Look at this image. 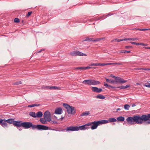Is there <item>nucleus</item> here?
Listing matches in <instances>:
<instances>
[{
  "label": "nucleus",
  "instance_id": "58",
  "mask_svg": "<svg viewBox=\"0 0 150 150\" xmlns=\"http://www.w3.org/2000/svg\"><path fill=\"white\" fill-rule=\"evenodd\" d=\"M132 107H134L136 106V105L134 103L132 104Z\"/></svg>",
  "mask_w": 150,
  "mask_h": 150
},
{
  "label": "nucleus",
  "instance_id": "20",
  "mask_svg": "<svg viewBox=\"0 0 150 150\" xmlns=\"http://www.w3.org/2000/svg\"><path fill=\"white\" fill-rule=\"evenodd\" d=\"M29 115L31 117L34 118H36V114L35 112H30L29 113Z\"/></svg>",
  "mask_w": 150,
  "mask_h": 150
},
{
  "label": "nucleus",
  "instance_id": "3",
  "mask_svg": "<svg viewBox=\"0 0 150 150\" xmlns=\"http://www.w3.org/2000/svg\"><path fill=\"white\" fill-rule=\"evenodd\" d=\"M64 106L66 109L67 112L69 114L74 115L76 112V109L74 107L70 106L66 103H63Z\"/></svg>",
  "mask_w": 150,
  "mask_h": 150
},
{
  "label": "nucleus",
  "instance_id": "23",
  "mask_svg": "<svg viewBox=\"0 0 150 150\" xmlns=\"http://www.w3.org/2000/svg\"><path fill=\"white\" fill-rule=\"evenodd\" d=\"M96 98H99L101 99H103L105 98V97L104 96L102 95L101 94L98 95L97 96Z\"/></svg>",
  "mask_w": 150,
  "mask_h": 150
},
{
  "label": "nucleus",
  "instance_id": "24",
  "mask_svg": "<svg viewBox=\"0 0 150 150\" xmlns=\"http://www.w3.org/2000/svg\"><path fill=\"white\" fill-rule=\"evenodd\" d=\"M100 125L105 124L108 123L109 122L108 120H103L100 121H99Z\"/></svg>",
  "mask_w": 150,
  "mask_h": 150
},
{
  "label": "nucleus",
  "instance_id": "42",
  "mask_svg": "<svg viewBox=\"0 0 150 150\" xmlns=\"http://www.w3.org/2000/svg\"><path fill=\"white\" fill-rule=\"evenodd\" d=\"M123 64L122 62H120L119 63H112V64H118V65H122Z\"/></svg>",
  "mask_w": 150,
  "mask_h": 150
},
{
  "label": "nucleus",
  "instance_id": "32",
  "mask_svg": "<svg viewBox=\"0 0 150 150\" xmlns=\"http://www.w3.org/2000/svg\"><path fill=\"white\" fill-rule=\"evenodd\" d=\"M93 38L87 37L84 40V41H93Z\"/></svg>",
  "mask_w": 150,
  "mask_h": 150
},
{
  "label": "nucleus",
  "instance_id": "35",
  "mask_svg": "<svg viewBox=\"0 0 150 150\" xmlns=\"http://www.w3.org/2000/svg\"><path fill=\"white\" fill-rule=\"evenodd\" d=\"M130 107V106L128 104L125 105L124 106V109L127 110H128Z\"/></svg>",
  "mask_w": 150,
  "mask_h": 150
},
{
  "label": "nucleus",
  "instance_id": "62",
  "mask_svg": "<svg viewBox=\"0 0 150 150\" xmlns=\"http://www.w3.org/2000/svg\"><path fill=\"white\" fill-rule=\"evenodd\" d=\"M111 15H110V13H109L108 14H107V16H110Z\"/></svg>",
  "mask_w": 150,
  "mask_h": 150
},
{
  "label": "nucleus",
  "instance_id": "21",
  "mask_svg": "<svg viewBox=\"0 0 150 150\" xmlns=\"http://www.w3.org/2000/svg\"><path fill=\"white\" fill-rule=\"evenodd\" d=\"M43 115L41 111H39L36 113V117H41Z\"/></svg>",
  "mask_w": 150,
  "mask_h": 150
},
{
  "label": "nucleus",
  "instance_id": "7",
  "mask_svg": "<svg viewBox=\"0 0 150 150\" xmlns=\"http://www.w3.org/2000/svg\"><path fill=\"white\" fill-rule=\"evenodd\" d=\"M70 54L72 56H86V54H84L80 51H78L72 52L70 53Z\"/></svg>",
  "mask_w": 150,
  "mask_h": 150
},
{
  "label": "nucleus",
  "instance_id": "29",
  "mask_svg": "<svg viewBox=\"0 0 150 150\" xmlns=\"http://www.w3.org/2000/svg\"><path fill=\"white\" fill-rule=\"evenodd\" d=\"M125 41V38L124 39H114L113 40H112V42L113 41H115L117 42H120L121 41Z\"/></svg>",
  "mask_w": 150,
  "mask_h": 150
},
{
  "label": "nucleus",
  "instance_id": "31",
  "mask_svg": "<svg viewBox=\"0 0 150 150\" xmlns=\"http://www.w3.org/2000/svg\"><path fill=\"white\" fill-rule=\"evenodd\" d=\"M109 122H116L117 120L115 118H110L108 119Z\"/></svg>",
  "mask_w": 150,
  "mask_h": 150
},
{
  "label": "nucleus",
  "instance_id": "64",
  "mask_svg": "<svg viewBox=\"0 0 150 150\" xmlns=\"http://www.w3.org/2000/svg\"><path fill=\"white\" fill-rule=\"evenodd\" d=\"M18 129L20 130H22V129H21V128H18Z\"/></svg>",
  "mask_w": 150,
  "mask_h": 150
},
{
  "label": "nucleus",
  "instance_id": "51",
  "mask_svg": "<svg viewBox=\"0 0 150 150\" xmlns=\"http://www.w3.org/2000/svg\"><path fill=\"white\" fill-rule=\"evenodd\" d=\"M116 87H117L113 86H112L110 85V86H109V89H110V88H116Z\"/></svg>",
  "mask_w": 150,
  "mask_h": 150
},
{
  "label": "nucleus",
  "instance_id": "39",
  "mask_svg": "<svg viewBox=\"0 0 150 150\" xmlns=\"http://www.w3.org/2000/svg\"><path fill=\"white\" fill-rule=\"evenodd\" d=\"M21 84V81H19L14 83L13 84L14 85H18Z\"/></svg>",
  "mask_w": 150,
  "mask_h": 150
},
{
  "label": "nucleus",
  "instance_id": "17",
  "mask_svg": "<svg viewBox=\"0 0 150 150\" xmlns=\"http://www.w3.org/2000/svg\"><path fill=\"white\" fill-rule=\"evenodd\" d=\"M21 127H22L25 128H28V122H22Z\"/></svg>",
  "mask_w": 150,
  "mask_h": 150
},
{
  "label": "nucleus",
  "instance_id": "57",
  "mask_svg": "<svg viewBox=\"0 0 150 150\" xmlns=\"http://www.w3.org/2000/svg\"><path fill=\"white\" fill-rule=\"evenodd\" d=\"M32 13V11L29 12V16H30Z\"/></svg>",
  "mask_w": 150,
  "mask_h": 150
},
{
  "label": "nucleus",
  "instance_id": "41",
  "mask_svg": "<svg viewBox=\"0 0 150 150\" xmlns=\"http://www.w3.org/2000/svg\"><path fill=\"white\" fill-rule=\"evenodd\" d=\"M14 21L17 23H19L20 21L19 20L18 18H16L14 20Z\"/></svg>",
  "mask_w": 150,
  "mask_h": 150
},
{
  "label": "nucleus",
  "instance_id": "1",
  "mask_svg": "<svg viewBox=\"0 0 150 150\" xmlns=\"http://www.w3.org/2000/svg\"><path fill=\"white\" fill-rule=\"evenodd\" d=\"M141 116L139 115H134L132 117H128L127 118L126 121L127 123L131 125H132L135 122L138 124H141Z\"/></svg>",
  "mask_w": 150,
  "mask_h": 150
},
{
  "label": "nucleus",
  "instance_id": "40",
  "mask_svg": "<svg viewBox=\"0 0 150 150\" xmlns=\"http://www.w3.org/2000/svg\"><path fill=\"white\" fill-rule=\"evenodd\" d=\"M104 86H105L106 88H109V86H110V85H108L107 83H106L105 82H104Z\"/></svg>",
  "mask_w": 150,
  "mask_h": 150
},
{
  "label": "nucleus",
  "instance_id": "14",
  "mask_svg": "<svg viewBox=\"0 0 150 150\" xmlns=\"http://www.w3.org/2000/svg\"><path fill=\"white\" fill-rule=\"evenodd\" d=\"M77 127L78 128V131L79 130H84L88 129V127L87 126H86V125H83L79 127L77 126Z\"/></svg>",
  "mask_w": 150,
  "mask_h": 150
},
{
  "label": "nucleus",
  "instance_id": "2",
  "mask_svg": "<svg viewBox=\"0 0 150 150\" xmlns=\"http://www.w3.org/2000/svg\"><path fill=\"white\" fill-rule=\"evenodd\" d=\"M31 127L33 129H37L39 130H47L48 127L45 126L40 125H33L31 122H29V128Z\"/></svg>",
  "mask_w": 150,
  "mask_h": 150
},
{
  "label": "nucleus",
  "instance_id": "30",
  "mask_svg": "<svg viewBox=\"0 0 150 150\" xmlns=\"http://www.w3.org/2000/svg\"><path fill=\"white\" fill-rule=\"evenodd\" d=\"M40 121L42 124H45L47 123V120H45V119L42 118H41L40 120Z\"/></svg>",
  "mask_w": 150,
  "mask_h": 150
},
{
  "label": "nucleus",
  "instance_id": "15",
  "mask_svg": "<svg viewBox=\"0 0 150 150\" xmlns=\"http://www.w3.org/2000/svg\"><path fill=\"white\" fill-rule=\"evenodd\" d=\"M117 82H119L120 83H124L127 82L126 80H125L121 78L118 77L116 79Z\"/></svg>",
  "mask_w": 150,
  "mask_h": 150
},
{
  "label": "nucleus",
  "instance_id": "6",
  "mask_svg": "<svg viewBox=\"0 0 150 150\" xmlns=\"http://www.w3.org/2000/svg\"><path fill=\"white\" fill-rule=\"evenodd\" d=\"M44 118L47 121L50 122L51 120V118L50 112L48 111L45 112L44 114Z\"/></svg>",
  "mask_w": 150,
  "mask_h": 150
},
{
  "label": "nucleus",
  "instance_id": "44",
  "mask_svg": "<svg viewBox=\"0 0 150 150\" xmlns=\"http://www.w3.org/2000/svg\"><path fill=\"white\" fill-rule=\"evenodd\" d=\"M121 53H130V51H127L126 50H123L121 52Z\"/></svg>",
  "mask_w": 150,
  "mask_h": 150
},
{
  "label": "nucleus",
  "instance_id": "16",
  "mask_svg": "<svg viewBox=\"0 0 150 150\" xmlns=\"http://www.w3.org/2000/svg\"><path fill=\"white\" fill-rule=\"evenodd\" d=\"M64 88L63 87H59L55 86H50V89H54V90H63V88Z\"/></svg>",
  "mask_w": 150,
  "mask_h": 150
},
{
  "label": "nucleus",
  "instance_id": "18",
  "mask_svg": "<svg viewBox=\"0 0 150 150\" xmlns=\"http://www.w3.org/2000/svg\"><path fill=\"white\" fill-rule=\"evenodd\" d=\"M90 112L89 111H85L83 112L80 115V116L83 117L85 116H87L90 114Z\"/></svg>",
  "mask_w": 150,
  "mask_h": 150
},
{
  "label": "nucleus",
  "instance_id": "4",
  "mask_svg": "<svg viewBox=\"0 0 150 150\" xmlns=\"http://www.w3.org/2000/svg\"><path fill=\"white\" fill-rule=\"evenodd\" d=\"M141 124H142L144 122H145L144 124L146 125L150 124V114L147 115H144L141 116Z\"/></svg>",
  "mask_w": 150,
  "mask_h": 150
},
{
  "label": "nucleus",
  "instance_id": "46",
  "mask_svg": "<svg viewBox=\"0 0 150 150\" xmlns=\"http://www.w3.org/2000/svg\"><path fill=\"white\" fill-rule=\"evenodd\" d=\"M92 67H90V66H87L86 67H84V69H89L91 68Z\"/></svg>",
  "mask_w": 150,
  "mask_h": 150
},
{
  "label": "nucleus",
  "instance_id": "13",
  "mask_svg": "<svg viewBox=\"0 0 150 150\" xmlns=\"http://www.w3.org/2000/svg\"><path fill=\"white\" fill-rule=\"evenodd\" d=\"M62 113V110L60 108H58L56 109L55 110V114L60 115Z\"/></svg>",
  "mask_w": 150,
  "mask_h": 150
},
{
  "label": "nucleus",
  "instance_id": "27",
  "mask_svg": "<svg viewBox=\"0 0 150 150\" xmlns=\"http://www.w3.org/2000/svg\"><path fill=\"white\" fill-rule=\"evenodd\" d=\"M117 120L119 121H123L125 120V118L122 116H120L117 117Z\"/></svg>",
  "mask_w": 150,
  "mask_h": 150
},
{
  "label": "nucleus",
  "instance_id": "63",
  "mask_svg": "<svg viewBox=\"0 0 150 150\" xmlns=\"http://www.w3.org/2000/svg\"><path fill=\"white\" fill-rule=\"evenodd\" d=\"M26 16L27 17H28V13L26 14Z\"/></svg>",
  "mask_w": 150,
  "mask_h": 150
},
{
  "label": "nucleus",
  "instance_id": "36",
  "mask_svg": "<svg viewBox=\"0 0 150 150\" xmlns=\"http://www.w3.org/2000/svg\"><path fill=\"white\" fill-rule=\"evenodd\" d=\"M50 86H42L41 88L42 89H50Z\"/></svg>",
  "mask_w": 150,
  "mask_h": 150
},
{
  "label": "nucleus",
  "instance_id": "28",
  "mask_svg": "<svg viewBox=\"0 0 150 150\" xmlns=\"http://www.w3.org/2000/svg\"><path fill=\"white\" fill-rule=\"evenodd\" d=\"M40 105L39 104L35 103L32 105H29V107H33L35 106H40Z\"/></svg>",
  "mask_w": 150,
  "mask_h": 150
},
{
  "label": "nucleus",
  "instance_id": "37",
  "mask_svg": "<svg viewBox=\"0 0 150 150\" xmlns=\"http://www.w3.org/2000/svg\"><path fill=\"white\" fill-rule=\"evenodd\" d=\"M110 65H112V63L100 64V66H105Z\"/></svg>",
  "mask_w": 150,
  "mask_h": 150
},
{
  "label": "nucleus",
  "instance_id": "50",
  "mask_svg": "<svg viewBox=\"0 0 150 150\" xmlns=\"http://www.w3.org/2000/svg\"><path fill=\"white\" fill-rule=\"evenodd\" d=\"M130 43H131L132 44H133V45H137V43H136V42H130Z\"/></svg>",
  "mask_w": 150,
  "mask_h": 150
},
{
  "label": "nucleus",
  "instance_id": "48",
  "mask_svg": "<svg viewBox=\"0 0 150 150\" xmlns=\"http://www.w3.org/2000/svg\"><path fill=\"white\" fill-rule=\"evenodd\" d=\"M137 45H142V46H144L145 45L144 43H137Z\"/></svg>",
  "mask_w": 150,
  "mask_h": 150
},
{
  "label": "nucleus",
  "instance_id": "54",
  "mask_svg": "<svg viewBox=\"0 0 150 150\" xmlns=\"http://www.w3.org/2000/svg\"><path fill=\"white\" fill-rule=\"evenodd\" d=\"M131 47L129 46H125V48L126 49H128V48H131Z\"/></svg>",
  "mask_w": 150,
  "mask_h": 150
},
{
  "label": "nucleus",
  "instance_id": "34",
  "mask_svg": "<svg viewBox=\"0 0 150 150\" xmlns=\"http://www.w3.org/2000/svg\"><path fill=\"white\" fill-rule=\"evenodd\" d=\"M135 29L137 30L145 31L149 30V29L147 28H135Z\"/></svg>",
  "mask_w": 150,
  "mask_h": 150
},
{
  "label": "nucleus",
  "instance_id": "38",
  "mask_svg": "<svg viewBox=\"0 0 150 150\" xmlns=\"http://www.w3.org/2000/svg\"><path fill=\"white\" fill-rule=\"evenodd\" d=\"M74 69L75 70L77 69L84 70V67H77L75 68Z\"/></svg>",
  "mask_w": 150,
  "mask_h": 150
},
{
  "label": "nucleus",
  "instance_id": "8",
  "mask_svg": "<svg viewBox=\"0 0 150 150\" xmlns=\"http://www.w3.org/2000/svg\"><path fill=\"white\" fill-rule=\"evenodd\" d=\"M66 131L69 132L70 131H78V128L77 126H70L66 128Z\"/></svg>",
  "mask_w": 150,
  "mask_h": 150
},
{
  "label": "nucleus",
  "instance_id": "19",
  "mask_svg": "<svg viewBox=\"0 0 150 150\" xmlns=\"http://www.w3.org/2000/svg\"><path fill=\"white\" fill-rule=\"evenodd\" d=\"M129 87H130V86L129 85H126L125 86H120L117 87H116V88H120L121 89H124L127 88H129Z\"/></svg>",
  "mask_w": 150,
  "mask_h": 150
},
{
  "label": "nucleus",
  "instance_id": "26",
  "mask_svg": "<svg viewBox=\"0 0 150 150\" xmlns=\"http://www.w3.org/2000/svg\"><path fill=\"white\" fill-rule=\"evenodd\" d=\"M106 82L111 83H114L115 82V80H109L107 78H105Z\"/></svg>",
  "mask_w": 150,
  "mask_h": 150
},
{
  "label": "nucleus",
  "instance_id": "12",
  "mask_svg": "<svg viewBox=\"0 0 150 150\" xmlns=\"http://www.w3.org/2000/svg\"><path fill=\"white\" fill-rule=\"evenodd\" d=\"M22 122L21 121H14L13 123V125L15 126L20 127H21Z\"/></svg>",
  "mask_w": 150,
  "mask_h": 150
},
{
  "label": "nucleus",
  "instance_id": "53",
  "mask_svg": "<svg viewBox=\"0 0 150 150\" xmlns=\"http://www.w3.org/2000/svg\"><path fill=\"white\" fill-rule=\"evenodd\" d=\"M44 50V49H41V50H39L37 52L38 53H40V52H41V51H43Z\"/></svg>",
  "mask_w": 150,
  "mask_h": 150
},
{
  "label": "nucleus",
  "instance_id": "49",
  "mask_svg": "<svg viewBox=\"0 0 150 150\" xmlns=\"http://www.w3.org/2000/svg\"><path fill=\"white\" fill-rule=\"evenodd\" d=\"M136 70H142L143 69V68H137L134 69Z\"/></svg>",
  "mask_w": 150,
  "mask_h": 150
},
{
  "label": "nucleus",
  "instance_id": "47",
  "mask_svg": "<svg viewBox=\"0 0 150 150\" xmlns=\"http://www.w3.org/2000/svg\"><path fill=\"white\" fill-rule=\"evenodd\" d=\"M101 39L100 38H97V39H96L95 40H93V42H95V41H99Z\"/></svg>",
  "mask_w": 150,
  "mask_h": 150
},
{
  "label": "nucleus",
  "instance_id": "52",
  "mask_svg": "<svg viewBox=\"0 0 150 150\" xmlns=\"http://www.w3.org/2000/svg\"><path fill=\"white\" fill-rule=\"evenodd\" d=\"M145 86L146 87H149V88H150V84H146V85H145Z\"/></svg>",
  "mask_w": 150,
  "mask_h": 150
},
{
  "label": "nucleus",
  "instance_id": "45",
  "mask_svg": "<svg viewBox=\"0 0 150 150\" xmlns=\"http://www.w3.org/2000/svg\"><path fill=\"white\" fill-rule=\"evenodd\" d=\"M50 123L52 124H55L57 123V122L56 121L54 120L52 121Z\"/></svg>",
  "mask_w": 150,
  "mask_h": 150
},
{
  "label": "nucleus",
  "instance_id": "33",
  "mask_svg": "<svg viewBox=\"0 0 150 150\" xmlns=\"http://www.w3.org/2000/svg\"><path fill=\"white\" fill-rule=\"evenodd\" d=\"M91 66H100V63H91L90 65Z\"/></svg>",
  "mask_w": 150,
  "mask_h": 150
},
{
  "label": "nucleus",
  "instance_id": "11",
  "mask_svg": "<svg viewBox=\"0 0 150 150\" xmlns=\"http://www.w3.org/2000/svg\"><path fill=\"white\" fill-rule=\"evenodd\" d=\"M91 89L93 92L96 93H100L103 91L101 88H98L96 87H92Z\"/></svg>",
  "mask_w": 150,
  "mask_h": 150
},
{
  "label": "nucleus",
  "instance_id": "56",
  "mask_svg": "<svg viewBox=\"0 0 150 150\" xmlns=\"http://www.w3.org/2000/svg\"><path fill=\"white\" fill-rule=\"evenodd\" d=\"M64 118V117H63L62 116L61 118H60V120L61 121H62V120H63Z\"/></svg>",
  "mask_w": 150,
  "mask_h": 150
},
{
  "label": "nucleus",
  "instance_id": "22",
  "mask_svg": "<svg viewBox=\"0 0 150 150\" xmlns=\"http://www.w3.org/2000/svg\"><path fill=\"white\" fill-rule=\"evenodd\" d=\"M6 121L7 122V123H8L9 124H13V123L14 122V120L12 119H8V120H6Z\"/></svg>",
  "mask_w": 150,
  "mask_h": 150
},
{
  "label": "nucleus",
  "instance_id": "10",
  "mask_svg": "<svg viewBox=\"0 0 150 150\" xmlns=\"http://www.w3.org/2000/svg\"><path fill=\"white\" fill-rule=\"evenodd\" d=\"M92 125L91 127V128L92 129H94L97 128L98 126L100 125L99 121H94L93 122Z\"/></svg>",
  "mask_w": 150,
  "mask_h": 150
},
{
  "label": "nucleus",
  "instance_id": "5",
  "mask_svg": "<svg viewBox=\"0 0 150 150\" xmlns=\"http://www.w3.org/2000/svg\"><path fill=\"white\" fill-rule=\"evenodd\" d=\"M82 83L83 84H87L88 85H96L100 84V82L98 81L92 80L88 79L83 81Z\"/></svg>",
  "mask_w": 150,
  "mask_h": 150
},
{
  "label": "nucleus",
  "instance_id": "59",
  "mask_svg": "<svg viewBox=\"0 0 150 150\" xmlns=\"http://www.w3.org/2000/svg\"><path fill=\"white\" fill-rule=\"evenodd\" d=\"M104 16H101V17H100L99 18V20H100V19H101V18H103V17Z\"/></svg>",
  "mask_w": 150,
  "mask_h": 150
},
{
  "label": "nucleus",
  "instance_id": "60",
  "mask_svg": "<svg viewBox=\"0 0 150 150\" xmlns=\"http://www.w3.org/2000/svg\"><path fill=\"white\" fill-rule=\"evenodd\" d=\"M121 110L120 108H117V112L118 110Z\"/></svg>",
  "mask_w": 150,
  "mask_h": 150
},
{
  "label": "nucleus",
  "instance_id": "43",
  "mask_svg": "<svg viewBox=\"0 0 150 150\" xmlns=\"http://www.w3.org/2000/svg\"><path fill=\"white\" fill-rule=\"evenodd\" d=\"M93 122H89L87 123V124H86L85 125H86V126H90L92 124Z\"/></svg>",
  "mask_w": 150,
  "mask_h": 150
},
{
  "label": "nucleus",
  "instance_id": "25",
  "mask_svg": "<svg viewBox=\"0 0 150 150\" xmlns=\"http://www.w3.org/2000/svg\"><path fill=\"white\" fill-rule=\"evenodd\" d=\"M138 39L136 38H125V41L127 40H132L134 41L136 40H138Z\"/></svg>",
  "mask_w": 150,
  "mask_h": 150
},
{
  "label": "nucleus",
  "instance_id": "55",
  "mask_svg": "<svg viewBox=\"0 0 150 150\" xmlns=\"http://www.w3.org/2000/svg\"><path fill=\"white\" fill-rule=\"evenodd\" d=\"M142 70H148V68H143Z\"/></svg>",
  "mask_w": 150,
  "mask_h": 150
},
{
  "label": "nucleus",
  "instance_id": "61",
  "mask_svg": "<svg viewBox=\"0 0 150 150\" xmlns=\"http://www.w3.org/2000/svg\"><path fill=\"white\" fill-rule=\"evenodd\" d=\"M112 76V77H114V78H117H117H118V77H115V76Z\"/></svg>",
  "mask_w": 150,
  "mask_h": 150
},
{
  "label": "nucleus",
  "instance_id": "9",
  "mask_svg": "<svg viewBox=\"0 0 150 150\" xmlns=\"http://www.w3.org/2000/svg\"><path fill=\"white\" fill-rule=\"evenodd\" d=\"M0 124L4 128H6L8 127V125L7 124L6 120L2 119L0 118Z\"/></svg>",
  "mask_w": 150,
  "mask_h": 150
}]
</instances>
